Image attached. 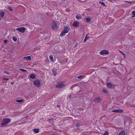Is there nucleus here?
I'll use <instances>...</instances> for the list:
<instances>
[{"mask_svg": "<svg viewBox=\"0 0 135 135\" xmlns=\"http://www.w3.org/2000/svg\"><path fill=\"white\" fill-rule=\"evenodd\" d=\"M53 74L55 75L57 73V69H52Z\"/></svg>", "mask_w": 135, "mask_h": 135, "instance_id": "nucleus-12", "label": "nucleus"}, {"mask_svg": "<svg viewBox=\"0 0 135 135\" xmlns=\"http://www.w3.org/2000/svg\"><path fill=\"white\" fill-rule=\"evenodd\" d=\"M85 77V76L83 75H79L77 77L78 79H81Z\"/></svg>", "mask_w": 135, "mask_h": 135, "instance_id": "nucleus-23", "label": "nucleus"}, {"mask_svg": "<svg viewBox=\"0 0 135 135\" xmlns=\"http://www.w3.org/2000/svg\"><path fill=\"white\" fill-rule=\"evenodd\" d=\"M103 92L104 93H107V90L106 89H104L103 90Z\"/></svg>", "mask_w": 135, "mask_h": 135, "instance_id": "nucleus-28", "label": "nucleus"}, {"mask_svg": "<svg viewBox=\"0 0 135 135\" xmlns=\"http://www.w3.org/2000/svg\"><path fill=\"white\" fill-rule=\"evenodd\" d=\"M108 132L107 131L106 132L103 134V135H108Z\"/></svg>", "mask_w": 135, "mask_h": 135, "instance_id": "nucleus-31", "label": "nucleus"}, {"mask_svg": "<svg viewBox=\"0 0 135 135\" xmlns=\"http://www.w3.org/2000/svg\"><path fill=\"white\" fill-rule=\"evenodd\" d=\"M123 110L121 109H115L112 110L113 112L121 113L123 112Z\"/></svg>", "mask_w": 135, "mask_h": 135, "instance_id": "nucleus-10", "label": "nucleus"}, {"mask_svg": "<svg viewBox=\"0 0 135 135\" xmlns=\"http://www.w3.org/2000/svg\"><path fill=\"white\" fill-rule=\"evenodd\" d=\"M65 58L63 57H60L59 59V62L61 64H63L64 63H66L68 61V59L66 60L65 61Z\"/></svg>", "mask_w": 135, "mask_h": 135, "instance_id": "nucleus-2", "label": "nucleus"}, {"mask_svg": "<svg viewBox=\"0 0 135 135\" xmlns=\"http://www.w3.org/2000/svg\"><path fill=\"white\" fill-rule=\"evenodd\" d=\"M69 98H72V95H70Z\"/></svg>", "mask_w": 135, "mask_h": 135, "instance_id": "nucleus-39", "label": "nucleus"}, {"mask_svg": "<svg viewBox=\"0 0 135 135\" xmlns=\"http://www.w3.org/2000/svg\"><path fill=\"white\" fill-rule=\"evenodd\" d=\"M89 35V33L87 34L86 37H85V39H84V42H85L87 40L89 39V36H88L87 35Z\"/></svg>", "mask_w": 135, "mask_h": 135, "instance_id": "nucleus-17", "label": "nucleus"}, {"mask_svg": "<svg viewBox=\"0 0 135 135\" xmlns=\"http://www.w3.org/2000/svg\"><path fill=\"white\" fill-rule=\"evenodd\" d=\"M8 41L7 40H4V42L5 43H7Z\"/></svg>", "mask_w": 135, "mask_h": 135, "instance_id": "nucleus-37", "label": "nucleus"}, {"mask_svg": "<svg viewBox=\"0 0 135 135\" xmlns=\"http://www.w3.org/2000/svg\"><path fill=\"white\" fill-rule=\"evenodd\" d=\"M52 27L53 30H56L57 28L56 23L55 22H53L52 24Z\"/></svg>", "mask_w": 135, "mask_h": 135, "instance_id": "nucleus-7", "label": "nucleus"}, {"mask_svg": "<svg viewBox=\"0 0 135 135\" xmlns=\"http://www.w3.org/2000/svg\"><path fill=\"white\" fill-rule=\"evenodd\" d=\"M73 86H71V87H70V89H73Z\"/></svg>", "mask_w": 135, "mask_h": 135, "instance_id": "nucleus-40", "label": "nucleus"}, {"mask_svg": "<svg viewBox=\"0 0 135 135\" xmlns=\"http://www.w3.org/2000/svg\"><path fill=\"white\" fill-rule=\"evenodd\" d=\"M49 58L50 60L52 61H53V57L52 55H50L49 56Z\"/></svg>", "mask_w": 135, "mask_h": 135, "instance_id": "nucleus-25", "label": "nucleus"}, {"mask_svg": "<svg viewBox=\"0 0 135 135\" xmlns=\"http://www.w3.org/2000/svg\"><path fill=\"white\" fill-rule=\"evenodd\" d=\"M11 121V120L9 118H4L2 120V123L1 124L2 126L4 125L5 124L9 123Z\"/></svg>", "mask_w": 135, "mask_h": 135, "instance_id": "nucleus-3", "label": "nucleus"}, {"mask_svg": "<svg viewBox=\"0 0 135 135\" xmlns=\"http://www.w3.org/2000/svg\"><path fill=\"white\" fill-rule=\"evenodd\" d=\"M125 133L124 131H121L119 133V135H125Z\"/></svg>", "mask_w": 135, "mask_h": 135, "instance_id": "nucleus-20", "label": "nucleus"}, {"mask_svg": "<svg viewBox=\"0 0 135 135\" xmlns=\"http://www.w3.org/2000/svg\"><path fill=\"white\" fill-rule=\"evenodd\" d=\"M107 87L111 88L112 86V84L109 82H108L107 84Z\"/></svg>", "mask_w": 135, "mask_h": 135, "instance_id": "nucleus-14", "label": "nucleus"}, {"mask_svg": "<svg viewBox=\"0 0 135 135\" xmlns=\"http://www.w3.org/2000/svg\"><path fill=\"white\" fill-rule=\"evenodd\" d=\"M64 85V84L61 82H59L56 86V87L58 88H60L62 87Z\"/></svg>", "mask_w": 135, "mask_h": 135, "instance_id": "nucleus-4", "label": "nucleus"}, {"mask_svg": "<svg viewBox=\"0 0 135 135\" xmlns=\"http://www.w3.org/2000/svg\"><path fill=\"white\" fill-rule=\"evenodd\" d=\"M86 20L87 22H90L91 20V18H87L86 19Z\"/></svg>", "mask_w": 135, "mask_h": 135, "instance_id": "nucleus-24", "label": "nucleus"}, {"mask_svg": "<svg viewBox=\"0 0 135 135\" xmlns=\"http://www.w3.org/2000/svg\"><path fill=\"white\" fill-rule=\"evenodd\" d=\"M99 3L101 4L103 6H105V4L103 2H99Z\"/></svg>", "mask_w": 135, "mask_h": 135, "instance_id": "nucleus-27", "label": "nucleus"}, {"mask_svg": "<svg viewBox=\"0 0 135 135\" xmlns=\"http://www.w3.org/2000/svg\"><path fill=\"white\" fill-rule=\"evenodd\" d=\"M125 2H127L129 3L130 4V5H132L134 4V3H135V1L134 2H129V1H124Z\"/></svg>", "mask_w": 135, "mask_h": 135, "instance_id": "nucleus-16", "label": "nucleus"}, {"mask_svg": "<svg viewBox=\"0 0 135 135\" xmlns=\"http://www.w3.org/2000/svg\"><path fill=\"white\" fill-rule=\"evenodd\" d=\"M30 78L34 79L36 78V76L34 74H32L30 75Z\"/></svg>", "mask_w": 135, "mask_h": 135, "instance_id": "nucleus-15", "label": "nucleus"}, {"mask_svg": "<svg viewBox=\"0 0 135 135\" xmlns=\"http://www.w3.org/2000/svg\"><path fill=\"white\" fill-rule=\"evenodd\" d=\"M4 73L6 74H9V73L7 71H4Z\"/></svg>", "mask_w": 135, "mask_h": 135, "instance_id": "nucleus-36", "label": "nucleus"}, {"mask_svg": "<svg viewBox=\"0 0 135 135\" xmlns=\"http://www.w3.org/2000/svg\"><path fill=\"white\" fill-rule=\"evenodd\" d=\"M57 107H60V106L59 105H57Z\"/></svg>", "mask_w": 135, "mask_h": 135, "instance_id": "nucleus-42", "label": "nucleus"}, {"mask_svg": "<svg viewBox=\"0 0 135 135\" xmlns=\"http://www.w3.org/2000/svg\"><path fill=\"white\" fill-rule=\"evenodd\" d=\"M8 9L9 10H10V11H12V8H11V7H8Z\"/></svg>", "mask_w": 135, "mask_h": 135, "instance_id": "nucleus-33", "label": "nucleus"}, {"mask_svg": "<svg viewBox=\"0 0 135 135\" xmlns=\"http://www.w3.org/2000/svg\"><path fill=\"white\" fill-rule=\"evenodd\" d=\"M133 16L132 17H134L135 16V11H133L132 12Z\"/></svg>", "mask_w": 135, "mask_h": 135, "instance_id": "nucleus-26", "label": "nucleus"}, {"mask_svg": "<svg viewBox=\"0 0 135 135\" xmlns=\"http://www.w3.org/2000/svg\"><path fill=\"white\" fill-rule=\"evenodd\" d=\"M76 18L77 19L79 20L81 18V17L80 14H79L76 16Z\"/></svg>", "mask_w": 135, "mask_h": 135, "instance_id": "nucleus-18", "label": "nucleus"}, {"mask_svg": "<svg viewBox=\"0 0 135 135\" xmlns=\"http://www.w3.org/2000/svg\"><path fill=\"white\" fill-rule=\"evenodd\" d=\"M51 119H49V120H51Z\"/></svg>", "mask_w": 135, "mask_h": 135, "instance_id": "nucleus-45", "label": "nucleus"}, {"mask_svg": "<svg viewBox=\"0 0 135 135\" xmlns=\"http://www.w3.org/2000/svg\"><path fill=\"white\" fill-rule=\"evenodd\" d=\"M77 45H78V43L77 42H76V44H75V47H76V46H77Z\"/></svg>", "mask_w": 135, "mask_h": 135, "instance_id": "nucleus-38", "label": "nucleus"}, {"mask_svg": "<svg viewBox=\"0 0 135 135\" xmlns=\"http://www.w3.org/2000/svg\"><path fill=\"white\" fill-rule=\"evenodd\" d=\"M100 54L102 55H105L108 54L109 52L107 50H103L101 51Z\"/></svg>", "mask_w": 135, "mask_h": 135, "instance_id": "nucleus-8", "label": "nucleus"}, {"mask_svg": "<svg viewBox=\"0 0 135 135\" xmlns=\"http://www.w3.org/2000/svg\"><path fill=\"white\" fill-rule=\"evenodd\" d=\"M20 70L22 71L23 72H26L27 71L26 70L23 69H20Z\"/></svg>", "mask_w": 135, "mask_h": 135, "instance_id": "nucleus-32", "label": "nucleus"}, {"mask_svg": "<svg viewBox=\"0 0 135 135\" xmlns=\"http://www.w3.org/2000/svg\"><path fill=\"white\" fill-rule=\"evenodd\" d=\"M24 100L23 99L17 100L16 101L18 103H22L23 102Z\"/></svg>", "mask_w": 135, "mask_h": 135, "instance_id": "nucleus-22", "label": "nucleus"}, {"mask_svg": "<svg viewBox=\"0 0 135 135\" xmlns=\"http://www.w3.org/2000/svg\"><path fill=\"white\" fill-rule=\"evenodd\" d=\"M33 130L35 133H37L39 132V129H34Z\"/></svg>", "mask_w": 135, "mask_h": 135, "instance_id": "nucleus-19", "label": "nucleus"}, {"mask_svg": "<svg viewBox=\"0 0 135 135\" xmlns=\"http://www.w3.org/2000/svg\"><path fill=\"white\" fill-rule=\"evenodd\" d=\"M23 59H25V60H29L31 59V57L30 56H27L26 57H24Z\"/></svg>", "mask_w": 135, "mask_h": 135, "instance_id": "nucleus-13", "label": "nucleus"}, {"mask_svg": "<svg viewBox=\"0 0 135 135\" xmlns=\"http://www.w3.org/2000/svg\"><path fill=\"white\" fill-rule=\"evenodd\" d=\"M64 27L65 28H64L63 30L61 32L60 34V36H61L65 35V33H68L70 29L68 27Z\"/></svg>", "mask_w": 135, "mask_h": 135, "instance_id": "nucleus-1", "label": "nucleus"}, {"mask_svg": "<svg viewBox=\"0 0 135 135\" xmlns=\"http://www.w3.org/2000/svg\"><path fill=\"white\" fill-rule=\"evenodd\" d=\"M1 18H0V21H1Z\"/></svg>", "mask_w": 135, "mask_h": 135, "instance_id": "nucleus-43", "label": "nucleus"}, {"mask_svg": "<svg viewBox=\"0 0 135 135\" xmlns=\"http://www.w3.org/2000/svg\"><path fill=\"white\" fill-rule=\"evenodd\" d=\"M4 15V13L3 12H1L0 13V17H3Z\"/></svg>", "mask_w": 135, "mask_h": 135, "instance_id": "nucleus-21", "label": "nucleus"}, {"mask_svg": "<svg viewBox=\"0 0 135 135\" xmlns=\"http://www.w3.org/2000/svg\"><path fill=\"white\" fill-rule=\"evenodd\" d=\"M79 24V22H75L73 23V25L75 27H77L78 26Z\"/></svg>", "mask_w": 135, "mask_h": 135, "instance_id": "nucleus-11", "label": "nucleus"}, {"mask_svg": "<svg viewBox=\"0 0 135 135\" xmlns=\"http://www.w3.org/2000/svg\"><path fill=\"white\" fill-rule=\"evenodd\" d=\"M40 82L39 80L37 79L34 82V84L37 87H39L40 86Z\"/></svg>", "mask_w": 135, "mask_h": 135, "instance_id": "nucleus-6", "label": "nucleus"}, {"mask_svg": "<svg viewBox=\"0 0 135 135\" xmlns=\"http://www.w3.org/2000/svg\"><path fill=\"white\" fill-rule=\"evenodd\" d=\"M3 80H9V79H8V78H3Z\"/></svg>", "mask_w": 135, "mask_h": 135, "instance_id": "nucleus-35", "label": "nucleus"}, {"mask_svg": "<svg viewBox=\"0 0 135 135\" xmlns=\"http://www.w3.org/2000/svg\"><path fill=\"white\" fill-rule=\"evenodd\" d=\"M26 29L25 28L21 27L19 28H17L16 29V30L22 33H23L25 32V30Z\"/></svg>", "mask_w": 135, "mask_h": 135, "instance_id": "nucleus-5", "label": "nucleus"}, {"mask_svg": "<svg viewBox=\"0 0 135 135\" xmlns=\"http://www.w3.org/2000/svg\"><path fill=\"white\" fill-rule=\"evenodd\" d=\"M12 39L13 41L15 42H16L17 41V38L15 37H13L12 38Z\"/></svg>", "mask_w": 135, "mask_h": 135, "instance_id": "nucleus-29", "label": "nucleus"}, {"mask_svg": "<svg viewBox=\"0 0 135 135\" xmlns=\"http://www.w3.org/2000/svg\"><path fill=\"white\" fill-rule=\"evenodd\" d=\"M101 100L100 98V97H98L94 99L93 100V102L95 103H98Z\"/></svg>", "mask_w": 135, "mask_h": 135, "instance_id": "nucleus-9", "label": "nucleus"}, {"mask_svg": "<svg viewBox=\"0 0 135 135\" xmlns=\"http://www.w3.org/2000/svg\"><path fill=\"white\" fill-rule=\"evenodd\" d=\"M81 125L79 123H78L76 124V126L77 127H79Z\"/></svg>", "mask_w": 135, "mask_h": 135, "instance_id": "nucleus-30", "label": "nucleus"}, {"mask_svg": "<svg viewBox=\"0 0 135 135\" xmlns=\"http://www.w3.org/2000/svg\"><path fill=\"white\" fill-rule=\"evenodd\" d=\"M120 52L122 54V55L123 56H125V54H124L122 52V51H120Z\"/></svg>", "mask_w": 135, "mask_h": 135, "instance_id": "nucleus-34", "label": "nucleus"}, {"mask_svg": "<svg viewBox=\"0 0 135 135\" xmlns=\"http://www.w3.org/2000/svg\"><path fill=\"white\" fill-rule=\"evenodd\" d=\"M13 83H11V84H13Z\"/></svg>", "mask_w": 135, "mask_h": 135, "instance_id": "nucleus-44", "label": "nucleus"}, {"mask_svg": "<svg viewBox=\"0 0 135 135\" xmlns=\"http://www.w3.org/2000/svg\"><path fill=\"white\" fill-rule=\"evenodd\" d=\"M25 123V122H23V123H20V124H24Z\"/></svg>", "mask_w": 135, "mask_h": 135, "instance_id": "nucleus-41", "label": "nucleus"}]
</instances>
